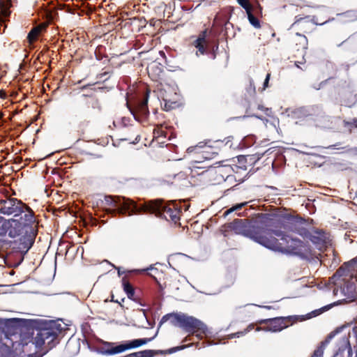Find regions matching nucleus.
Wrapping results in <instances>:
<instances>
[{
    "instance_id": "nucleus-1",
    "label": "nucleus",
    "mask_w": 357,
    "mask_h": 357,
    "mask_svg": "<svg viewBox=\"0 0 357 357\" xmlns=\"http://www.w3.org/2000/svg\"><path fill=\"white\" fill-rule=\"evenodd\" d=\"M0 213L13 217L4 223V227L10 237H19L14 248L22 255L26 254L36 236L37 222L33 211L21 200L10 197L0 199Z\"/></svg>"
},
{
    "instance_id": "nucleus-2",
    "label": "nucleus",
    "mask_w": 357,
    "mask_h": 357,
    "mask_svg": "<svg viewBox=\"0 0 357 357\" xmlns=\"http://www.w3.org/2000/svg\"><path fill=\"white\" fill-rule=\"evenodd\" d=\"M247 236L255 242L283 254L304 255L310 252L308 246L301 240L286 235L280 230L255 229Z\"/></svg>"
},
{
    "instance_id": "nucleus-3",
    "label": "nucleus",
    "mask_w": 357,
    "mask_h": 357,
    "mask_svg": "<svg viewBox=\"0 0 357 357\" xmlns=\"http://www.w3.org/2000/svg\"><path fill=\"white\" fill-rule=\"evenodd\" d=\"M131 202L130 206L132 205L133 208L128 213L129 216L137 212L149 211L155 214L156 216L163 218L168 221L171 220L174 223H177L179 220L181 211L174 202L164 204L161 199L151 200L139 208L137 207L133 201L131 200Z\"/></svg>"
},
{
    "instance_id": "nucleus-4",
    "label": "nucleus",
    "mask_w": 357,
    "mask_h": 357,
    "mask_svg": "<svg viewBox=\"0 0 357 357\" xmlns=\"http://www.w3.org/2000/svg\"><path fill=\"white\" fill-rule=\"evenodd\" d=\"M173 318V324L185 330L187 333L201 332L204 333L207 329L206 326L199 319L188 316L183 313H176L171 315Z\"/></svg>"
},
{
    "instance_id": "nucleus-5",
    "label": "nucleus",
    "mask_w": 357,
    "mask_h": 357,
    "mask_svg": "<svg viewBox=\"0 0 357 357\" xmlns=\"http://www.w3.org/2000/svg\"><path fill=\"white\" fill-rule=\"evenodd\" d=\"M106 206L118 207L117 210L107 209V213L114 214L117 211L119 214H125L130 208L132 203L130 199L121 197L105 196L102 202Z\"/></svg>"
},
{
    "instance_id": "nucleus-6",
    "label": "nucleus",
    "mask_w": 357,
    "mask_h": 357,
    "mask_svg": "<svg viewBox=\"0 0 357 357\" xmlns=\"http://www.w3.org/2000/svg\"><path fill=\"white\" fill-rule=\"evenodd\" d=\"M207 33L206 29L202 31L197 39L192 42L193 46L197 49V51L196 52V55L197 56H199V54L203 55L206 52L208 45V41L206 39Z\"/></svg>"
},
{
    "instance_id": "nucleus-7",
    "label": "nucleus",
    "mask_w": 357,
    "mask_h": 357,
    "mask_svg": "<svg viewBox=\"0 0 357 357\" xmlns=\"http://www.w3.org/2000/svg\"><path fill=\"white\" fill-rule=\"evenodd\" d=\"M21 347L20 343H14L12 340L7 338L6 342H0V354L2 356L8 355L12 353L18 354L20 352Z\"/></svg>"
},
{
    "instance_id": "nucleus-8",
    "label": "nucleus",
    "mask_w": 357,
    "mask_h": 357,
    "mask_svg": "<svg viewBox=\"0 0 357 357\" xmlns=\"http://www.w3.org/2000/svg\"><path fill=\"white\" fill-rule=\"evenodd\" d=\"M103 344L105 347H108L107 349L102 348L100 351V353L103 355H114L128 350L126 343L119 344L116 347H112L114 344L112 342H105Z\"/></svg>"
},
{
    "instance_id": "nucleus-9",
    "label": "nucleus",
    "mask_w": 357,
    "mask_h": 357,
    "mask_svg": "<svg viewBox=\"0 0 357 357\" xmlns=\"http://www.w3.org/2000/svg\"><path fill=\"white\" fill-rule=\"evenodd\" d=\"M287 327L282 318H275L268 321V324L263 329L266 331L279 332Z\"/></svg>"
},
{
    "instance_id": "nucleus-10",
    "label": "nucleus",
    "mask_w": 357,
    "mask_h": 357,
    "mask_svg": "<svg viewBox=\"0 0 357 357\" xmlns=\"http://www.w3.org/2000/svg\"><path fill=\"white\" fill-rule=\"evenodd\" d=\"M156 335L157 333L153 337L150 338L135 339L131 341H128L126 342V347H128V349L137 348L152 341Z\"/></svg>"
},
{
    "instance_id": "nucleus-11",
    "label": "nucleus",
    "mask_w": 357,
    "mask_h": 357,
    "mask_svg": "<svg viewBox=\"0 0 357 357\" xmlns=\"http://www.w3.org/2000/svg\"><path fill=\"white\" fill-rule=\"evenodd\" d=\"M39 331L40 337L43 338L45 342L47 343V344L52 343L56 338V333L51 329L43 328L40 330Z\"/></svg>"
},
{
    "instance_id": "nucleus-12",
    "label": "nucleus",
    "mask_w": 357,
    "mask_h": 357,
    "mask_svg": "<svg viewBox=\"0 0 357 357\" xmlns=\"http://www.w3.org/2000/svg\"><path fill=\"white\" fill-rule=\"evenodd\" d=\"M147 104L148 96H146L143 100L137 102L135 107L136 112L139 113L142 115H146L149 113Z\"/></svg>"
},
{
    "instance_id": "nucleus-13",
    "label": "nucleus",
    "mask_w": 357,
    "mask_h": 357,
    "mask_svg": "<svg viewBox=\"0 0 357 357\" xmlns=\"http://www.w3.org/2000/svg\"><path fill=\"white\" fill-rule=\"evenodd\" d=\"M312 242L317 245V248L321 250L326 243V238L324 236L317 234L316 235H313L311 237Z\"/></svg>"
},
{
    "instance_id": "nucleus-14",
    "label": "nucleus",
    "mask_w": 357,
    "mask_h": 357,
    "mask_svg": "<svg viewBox=\"0 0 357 357\" xmlns=\"http://www.w3.org/2000/svg\"><path fill=\"white\" fill-rule=\"evenodd\" d=\"M41 28L39 26L33 28L29 33L28 38L30 43H32L36 39L39 33L40 32Z\"/></svg>"
},
{
    "instance_id": "nucleus-15",
    "label": "nucleus",
    "mask_w": 357,
    "mask_h": 357,
    "mask_svg": "<svg viewBox=\"0 0 357 357\" xmlns=\"http://www.w3.org/2000/svg\"><path fill=\"white\" fill-rule=\"evenodd\" d=\"M247 15H248V20H249V22L255 28H259L260 27V24H259V21L258 20V19L257 17H255L251 10L247 12Z\"/></svg>"
},
{
    "instance_id": "nucleus-16",
    "label": "nucleus",
    "mask_w": 357,
    "mask_h": 357,
    "mask_svg": "<svg viewBox=\"0 0 357 357\" xmlns=\"http://www.w3.org/2000/svg\"><path fill=\"white\" fill-rule=\"evenodd\" d=\"M10 3L8 2L6 4L4 3V2L2 1V0H0V10L1 13L4 16L7 17L10 15L9 11V7Z\"/></svg>"
},
{
    "instance_id": "nucleus-17",
    "label": "nucleus",
    "mask_w": 357,
    "mask_h": 357,
    "mask_svg": "<svg viewBox=\"0 0 357 357\" xmlns=\"http://www.w3.org/2000/svg\"><path fill=\"white\" fill-rule=\"evenodd\" d=\"M123 289L127 294L128 298H132L134 296V289L132 287L128 282L123 283Z\"/></svg>"
},
{
    "instance_id": "nucleus-18",
    "label": "nucleus",
    "mask_w": 357,
    "mask_h": 357,
    "mask_svg": "<svg viewBox=\"0 0 357 357\" xmlns=\"http://www.w3.org/2000/svg\"><path fill=\"white\" fill-rule=\"evenodd\" d=\"M238 3L242 6L247 12L252 10V6L250 3L249 0H236Z\"/></svg>"
},
{
    "instance_id": "nucleus-19",
    "label": "nucleus",
    "mask_w": 357,
    "mask_h": 357,
    "mask_svg": "<svg viewBox=\"0 0 357 357\" xmlns=\"http://www.w3.org/2000/svg\"><path fill=\"white\" fill-rule=\"evenodd\" d=\"M33 343L36 344V347H40L44 344H45L43 338H42V337H40V331H38V333L36 334V337L33 339Z\"/></svg>"
},
{
    "instance_id": "nucleus-20",
    "label": "nucleus",
    "mask_w": 357,
    "mask_h": 357,
    "mask_svg": "<svg viewBox=\"0 0 357 357\" xmlns=\"http://www.w3.org/2000/svg\"><path fill=\"white\" fill-rule=\"evenodd\" d=\"M248 204V202H243L238 204H236L234 207L231 208L229 211H227V213L241 209L243 206H245Z\"/></svg>"
},
{
    "instance_id": "nucleus-21",
    "label": "nucleus",
    "mask_w": 357,
    "mask_h": 357,
    "mask_svg": "<svg viewBox=\"0 0 357 357\" xmlns=\"http://www.w3.org/2000/svg\"><path fill=\"white\" fill-rule=\"evenodd\" d=\"M270 77H271V74L268 73L266 75V79L264 82L263 90H265L268 86V82H269Z\"/></svg>"
},
{
    "instance_id": "nucleus-22",
    "label": "nucleus",
    "mask_w": 357,
    "mask_h": 357,
    "mask_svg": "<svg viewBox=\"0 0 357 357\" xmlns=\"http://www.w3.org/2000/svg\"><path fill=\"white\" fill-rule=\"evenodd\" d=\"M323 351L321 349H317L314 351V354L312 357H322Z\"/></svg>"
},
{
    "instance_id": "nucleus-23",
    "label": "nucleus",
    "mask_w": 357,
    "mask_h": 357,
    "mask_svg": "<svg viewBox=\"0 0 357 357\" xmlns=\"http://www.w3.org/2000/svg\"><path fill=\"white\" fill-rule=\"evenodd\" d=\"M171 105H169V103L167 102H165L164 105V109L167 111L169 110L171 108H172Z\"/></svg>"
},
{
    "instance_id": "nucleus-24",
    "label": "nucleus",
    "mask_w": 357,
    "mask_h": 357,
    "mask_svg": "<svg viewBox=\"0 0 357 357\" xmlns=\"http://www.w3.org/2000/svg\"><path fill=\"white\" fill-rule=\"evenodd\" d=\"M297 35L299 36L301 38L302 40L304 43H307V38H306V37L305 36L301 35V34H298V33H297Z\"/></svg>"
},
{
    "instance_id": "nucleus-25",
    "label": "nucleus",
    "mask_w": 357,
    "mask_h": 357,
    "mask_svg": "<svg viewBox=\"0 0 357 357\" xmlns=\"http://www.w3.org/2000/svg\"><path fill=\"white\" fill-rule=\"evenodd\" d=\"M202 158L206 160L211 159V157L208 156V154H206L205 152L202 155Z\"/></svg>"
},
{
    "instance_id": "nucleus-26",
    "label": "nucleus",
    "mask_w": 357,
    "mask_h": 357,
    "mask_svg": "<svg viewBox=\"0 0 357 357\" xmlns=\"http://www.w3.org/2000/svg\"><path fill=\"white\" fill-rule=\"evenodd\" d=\"M195 149H196V147H189V148L187 149V151H188V153H191V152H192Z\"/></svg>"
},
{
    "instance_id": "nucleus-27",
    "label": "nucleus",
    "mask_w": 357,
    "mask_h": 357,
    "mask_svg": "<svg viewBox=\"0 0 357 357\" xmlns=\"http://www.w3.org/2000/svg\"><path fill=\"white\" fill-rule=\"evenodd\" d=\"M153 269H154V268L152 266H151L150 267L147 268L146 269L140 270V271L143 272V271H145L153 270ZM138 271H139V270Z\"/></svg>"
},
{
    "instance_id": "nucleus-28",
    "label": "nucleus",
    "mask_w": 357,
    "mask_h": 357,
    "mask_svg": "<svg viewBox=\"0 0 357 357\" xmlns=\"http://www.w3.org/2000/svg\"><path fill=\"white\" fill-rule=\"evenodd\" d=\"M252 328H253V326H252V325H250V326L248 327V328H247V330H246V331H245V333H246L247 331H250V330H252Z\"/></svg>"
},
{
    "instance_id": "nucleus-29",
    "label": "nucleus",
    "mask_w": 357,
    "mask_h": 357,
    "mask_svg": "<svg viewBox=\"0 0 357 357\" xmlns=\"http://www.w3.org/2000/svg\"><path fill=\"white\" fill-rule=\"evenodd\" d=\"M245 333L243 332H241V333H237L236 335H237V337H239L240 335H243Z\"/></svg>"
},
{
    "instance_id": "nucleus-30",
    "label": "nucleus",
    "mask_w": 357,
    "mask_h": 357,
    "mask_svg": "<svg viewBox=\"0 0 357 357\" xmlns=\"http://www.w3.org/2000/svg\"><path fill=\"white\" fill-rule=\"evenodd\" d=\"M118 270V273L120 275L121 274V271L120 270V268H116Z\"/></svg>"
},
{
    "instance_id": "nucleus-31",
    "label": "nucleus",
    "mask_w": 357,
    "mask_h": 357,
    "mask_svg": "<svg viewBox=\"0 0 357 357\" xmlns=\"http://www.w3.org/2000/svg\"><path fill=\"white\" fill-rule=\"evenodd\" d=\"M259 109H261V110H263L264 109V107L263 106H259Z\"/></svg>"
},
{
    "instance_id": "nucleus-32",
    "label": "nucleus",
    "mask_w": 357,
    "mask_h": 357,
    "mask_svg": "<svg viewBox=\"0 0 357 357\" xmlns=\"http://www.w3.org/2000/svg\"><path fill=\"white\" fill-rule=\"evenodd\" d=\"M195 163H197V162H200L199 161H197V160H195L194 161Z\"/></svg>"
},
{
    "instance_id": "nucleus-33",
    "label": "nucleus",
    "mask_w": 357,
    "mask_h": 357,
    "mask_svg": "<svg viewBox=\"0 0 357 357\" xmlns=\"http://www.w3.org/2000/svg\"><path fill=\"white\" fill-rule=\"evenodd\" d=\"M326 21L324 22L321 23L320 24H324V23H326Z\"/></svg>"
},
{
    "instance_id": "nucleus-34",
    "label": "nucleus",
    "mask_w": 357,
    "mask_h": 357,
    "mask_svg": "<svg viewBox=\"0 0 357 357\" xmlns=\"http://www.w3.org/2000/svg\"><path fill=\"white\" fill-rule=\"evenodd\" d=\"M1 117V114H0V118Z\"/></svg>"
}]
</instances>
